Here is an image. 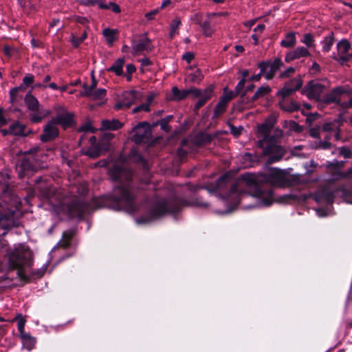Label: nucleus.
<instances>
[{"mask_svg":"<svg viewBox=\"0 0 352 352\" xmlns=\"http://www.w3.org/2000/svg\"><path fill=\"white\" fill-rule=\"evenodd\" d=\"M109 172L112 179L120 180V184L114 188L112 197L96 198L92 201V206L96 209L113 207L116 210L124 208L129 211H133L135 210L134 195L131 191L130 185L132 172L125 163H122L121 166L116 163Z\"/></svg>","mask_w":352,"mask_h":352,"instance_id":"1","label":"nucleus"},{"mask_svg":"<svg viewBox=\"0 0 352 352\" xmlns=\"http://www.w3.org/2000/svg\"><path fill=\"white\" fill-rule=\"evenodd\" d=\"M248 195L259 199L263 206H270L273 202L272 190L261 188L257 184L256 176L251 173L242 175L232 186L226 200L233 206H236L240 200Z\"/></svg>","mask_w":352,"mask_h":352,"instance_id":"2","label":"nucleus"},{"mask_svg":"<svg viewBox=\"0 0 352 352\" xmlns=\"http://www.w3.org/2000/svg\"><path fill=\"white\" fill-rule=\"evenodd\" d=\"M275 122L274 118H269L257 129L259 138L257 145L263 148V155L269 156L267 161L268 164L280 160L285 154V150L277 144V140L281 138L283 132L274 128Z\"/></svg>","mask_w":352,"mask_h":352,"instance_id":"3","label":"nucleus"},{"mask_svg":"<svg viewBox=\"0 0 352 352\" xmlns=\"http://www.w3.org/2000/svg\"><path fill=\"white\" fill-rule=\"evenodd\" d=\"M208 204L198 199H192L190 201L181 198H174L170 200L160 199L155 202L149 209L148 212L136 219V222L140 223H151L167 213L178 212L184 206L207 207Z\"/></svg>","mask_w":352,"mask_h":352,"instance_id":"4","label":"nucleus"},{"mask_svg":"<svg viewBox=\"0 0 352 352\" xmlns=\"http://www.w3.org/2000/svg\"><path fill=\"white\" fill-rule=\"evenodd\" d=\"M32 257V252L28 247L20 245L16 248L10 254L8 262L9 270H17V276L21 280H25L24 267L30 266Z\"/></svg>","mask_w":352,"mask_h":352,"instance_id":"5","label":"nucleus"},{"mask_svg":"<svg viewBox=\"0 0 352 352\" xmlns=\"http://www.w3.org/2000/svg\"><path fill=\"white\" fill-rule=\"evenodd\" d=\"M327 91V86L319 80H310L302 89V93L309 99L321 102Z\"/></svg>","mask_w":352,"mask_h":352,"instance_id":"6","label":"nucleus"},{"mask_svg":"<svg viewBox=\"0 0 352 352\" xmlns=\"http://www.w3.org/2000/svg\"><path fill=\"white\" fill-rule=\"evenodd\" d=\"M25 102L28 109L32 111L31 120L33 122H40L50 113L48 110L40 108L38 100L31 94L25 96Z\"/></svg>","mask_w":352,"mask_h":352,"instance_id":"7","label":"nucleus"},{"mask_svg":"<svg viewBox=\"0 0 352 352\" xmlns=\"http://www.w3.org/2000/svg\"><path fill=\"white\" fill-rule=\"evenodd\" d=\"M265 181L278 187H283L289 183L286 172L278 168H271L265 175Z\"/></svg>","mask_w":352,"mask_h":352,"instance_id":"8","label":"nucleus"},{"mask_svg":"<svg viewBox=\"0 0 352 352\" xmlns=\"http://www.w3.org/2000/svg\"><path fill=\"white\" fill-rule=\"evenodd\" d=\"M133 132L132 139L138 144L147 142L151 138V129L149 124L146 122L139 123L134 127Z\"/></svg>","mask_w":352,"mask_h":352,"instance_id":"9","label":"nucleus"},{"mask_svg":"<svg viewBox=\"0 0 352 352\" xmlns=\"http://www.w3.org/2000/svg\"><path fill=\"white\" fill-rule=\"evenodd\" d=\"M141 95L138 91L130 90L124 91L120 100V101L115 105V109H120L122 108L128 109L133 104L140 100Z\"/></svg>","mask_w":352,"mask_h":352,"instance_id":"10","label":"nucleus"},{"mask_svg":"<svg viewBox=\"0 0 352 352\" xmlns=\"http://www.w3.org/2000/svg\"><path fill=\"white\" fill-rule=\"evenodd\" d=\"M59 130L56 124L51 120L43 127V133L40 135V140L43 142H47L54 140L58 137Z\"/></svg>","mask_w":352,"mask_h":352,"instance_id":"11","label":"nucleus"},{"mask_svg":"<svg viewBox=\"0 0 352 352\" xmlns=\"http://www.w3.org/2000/svg\"><path fill=\"white\" fill-rule=\"evenodd\" d=\"M351 45L347 40H342L337 44V50L338 57L335 56L334 59L338 60L340 64H344L348 61L352 54H347L350 49Z\"/></svg>","mask_w":352,"mask_h":352,"instance_id":"12","label":"nucleus"},{"mask_svg":"<svg viewBox=\"0 0 352 352\" xmlns=\"http://www.w3.org/2000/svg\"><path fill=\"white\" fill-rule=\"evenodd\" d=\"M52 120L57 125H60L63 129H66L72 126L73 124V115L66 111L59 113Z\"/></svg>","mask_w":352,"mask_h":352,"instance_id":"13","label":"nucleus"},{"mask_svg":"<svg viewBox=\"0 0 352 352\" xmlns=\"http://www.w3.org/2000/svg\"><path fill=\"white\" fill-rule=\"evenodd\" d=\"M133 52L137 54H141L144 52H150L152 50L151 40L146 36H143L132 45Z\"/></svg>","mask_w":352,"mask_h":352,"instance_id":"14","label":"nucleus"},{"mask_svg":"<svg viewBox=\"0 0 352 352\" xmlns=\"http://www.w3.org/2000/svg\"><path fill=\"white\" fill-rule=\"evenodd\" d=\"M344 93V89L341 87L333 89L329 94H324L322 102L329 104L331 102L338 103L340 102V96Z\"/></svg>","mask_w":352,"mask_h":352,"instance_id":"15","label":"nucleus"},{"mask_svg":"<svg viewBox=\"0 0 352 352\" xmlns=\"http://www.w3.org/2000/svg\"><path fill=\"white\" fill-rule=\"evenodd\" d=\"M89 206L83 201H77L69 206V210L74 215L81 217L88 212Z\"/></svg>","mask_w":352,"mask_h":352,"instance_id":"16","label":"nucleus"},{"mask_svg":"<svg viewBox=\"0 0 352 352\" xmlns=\"http://www.w3.org/2000/svg\"><path fill=\"white\" fill-rule=\"evenodd\" d=\"M309 50L305 47H298L294 51L288 52L285 56V61L289 63L295 59H298L302 57H307L309 56Z\"/></svg>","mask_w":352,"mask_h":352,"instance_id":"17","label":"nucleus"},{"mask_svg":"<svg viewBox=\"0 0 352 352\" xmlns=\"http://www.w3.org/2000/svg\"><path fill=\"white\" fill-rule=\"evenodd\" d=\"M267 64V69L265 72V77L267 80L272 79L274 76L276 72L283 65L280 58H276L273 61L272 63Z\"/></svg>","mask_w":352,"mask_h":352,"instance_id":"18","label":"nucleus"},{"mask_svg":"<svg viewBox=\"0 0 352 352\" xmlns=\"http://www.w3.org/2000/svg\"><path fill=\"white\" fill-rule=\"evenodd\" d=\"M19 337L21 340L23 346L28 351H31L34 348L36 342L35 337L32 336L30 333L26 332L19 334Z\"/></svg>","mask_w":352,"mask_h":352,"instance_id":"19","label":"nucleus"},{"mask_svg":"<svg viewBox=\"0 0 352 352\" xmlns=\"http://www.w3.org/2000/svg\"><path fill=\"white\" fill-rule=\"evenodd\" d=\"M313 198L318 203L325 201L327 204H332L333 201V194L326 190L320 191L314 194Z\"/></svg>","mask_w":352,"mask_h":352,"instance_id":"20","label":"nucleus"},{"mask_svg":"<svg viewBox=\"0 0 352 352\" xmlns=\"http://www.w3.org/2000/svg\"><path fill=\"white\" fill-rule=\"evenodd\" d=\"M212 92V89L211 87L205 89L203 91L201 96L199 97V99L195 105V108L196 109H199L202 106H204L205 103L211 98Z\"/></svg>","mask_w":352,"mask_h":352,"instance_id":"21","label":"nucleus"},{"mask_svg":"<svg viewBox=\"0 0 352 352\" xmlns=\"http://www.w3.org/2000/svg\"><path fill=\"white\" fill-rule=\"evenodd\" d=\"M74 232L72 230L64 232L63 233L62 239L58 242V245L64 249L67 248L70 245V242L74 237Z\"/></svg>","mask_w":352,"mask_h":352,"instance_id":"22","label":"nucleus"},{"mask_svg":"<svg viewBox=\"0 0 352 352\" xmlns=\"http://www.w3.org/2000/svg\"><path fill=\"white\" fill-rule=\"evenodd\" d=\"M279 107L281 109L287 112H293L299 109V105L296 102L285 100L279 102Z\"/></svg>","mask_w":352,"mask_h":352,"instance_id":"23","label":"nucleus"},{"mask_svg":"<svg viewBox=\"0 0 352 352\" xmlns=\"http://www.w3.org/2000/svg\"><path fill=\"white\" fill-rule=\"evenodd\" d=\"M122 123L118 120H104L102 121V129L104 130H116L121 128Z\"/></svg>","mask_w":352,"mask_h":352,"instance_id":"24","label":"nucleus"},{"mask_svg":"<svg viewBox=\"0 0 352 352\" xmlns=\"http://www.w3.org/2000/svg\"><path fill=\"white\" fill-rule=\"evenodd\" d=\"M10 128L11 135L19 136L26 135V133L25 131V126L19 123V122H14L10 126Z\"/></svg>","mask_w":352,"mask_h":352,"instance_id":"25","label":"nucleus"},{"mask_svg":"<svg viewBox=\"0 0 352 352\" xmlns=\"http://www.w3.org/2000/svg\"><path fill=\"white\" fill-rule=\"evenodd\" d=\"M296 43L295 33H287L284 39L280 41V45L286 48H290L295 45Z\"/></svg>","mask_w":352,"mask_h":352,"instance_id":"26","label":"nucleus"},{"mask_svg":"<svg viewBox=\"0 0 352 352\" xmlns=\"http://www.w3.org/2000/svg\"><path fill=\"white\" fill-rule=\"evenodd\" d=\"M153 98H154L153 96H148L146 98V100L144 103H143L139 106H137L133 109V111H132L133 113H136L140 111H145V112L150 111V110H151L150 106L153 100Z\"/></svg>","mask_w":352,"mask_h":352,"instance_id":"27","label":"nucleus"},{"mask_svg":"<svg viewBox=\"0 0 352 352\" xmlns=\"http://www.w3.org/2000/svg\"><path fill=\"white\" fill-rule=\"evenodd\" d=\"M124 64V60L123 58H118L108 69V71L114 72L117 76H120L123 73L122 68H123Z\"/></svg>","mask_w":352,"mask_h":352,"instance_id":"28","label":"nucleus"},{"mask_svg":"<svg viewBox=\"0 0 352 352\" xmlns=\"http://www.w3.org/2000/svg\"><path fill=\"white\" fill-rule=\"evenodd\" d=\"M107 91L105 89L100 88L94 89L91 92H87L85 96L89 97L92 100L102 99L106 96Z\"/></svg>","mask_w":352,"mask_h":352,"instance_id":"29","label":"nucleus"},{"mask_svg":"<svg viewBox=\"0 0 352 352\" xmlns=\"http://www.w3.org/2000/svg\"><path fill=\"white\" fill-rule=\"evenodd\" d=\"M336 192L339 194L345 201L352 203V192L345 186H340L336 190Z\"/></svg>","mask_w":352,"mask_h":352,"instance_id":"30","label":"nucleus"},{"mask_svg":"<svg viewBox=\"0 0 352 352\" xmlns=\"http://www.w3.org/2000/svg\"><path fill=\"white\" fill-rule=\"evenodd\" d=\"M270 91L271 88L268 85L262 86L256 90L254 95L252 98V100L255 101L258 98H262L265 95L268 94Z\"/></svg>","mask_w":352,"mask_h":352,"instance_id":"31","label":"nucleus"},{"mask_svg":"<svg viewBox=\"0 0 352 352\" xmlns=\"http://www.w3.org/2000/svg\"><path fill=\"white\" fill-rule=\"evenodd\" d=\"M172 93L174 98L177 100L185 98L189 94L188 89L180 90L176 87H173Z\"/></svg>","mask_w":352,"mask_h":352,"instance_id":"32","label":"nucleus"},{"mask_svg":"<svg viewBox=\"0 0 352 352\" xmlns=\"http://www.w3.org/2000/svg\"><path fill=\"white\" fill-rule=\"evenodd\" d=\"M181 25V21L178 18H175L170 25V38H173L175 35L178 34V29Z\"/></svg>","mask_w":352,"mask_h":352,"instance_id":"33","label":"nucleus"},{"mask_svg":"<svg viewBox=\"0 0 352 352\" xmlns=\"http://www.w3.org/2000/svg\"><path fill=\"white\" fill-rule=\"evenodd\" d=\"M102 34L106 38L107 42L109 45H112L115 41V35L116 34V30L106 28L103 30Z\"/></svg>","mask_w":352,"mask_h":352,"instance_id":"34","label":"nucleus"},{"mask_svg":"<svg viewBox=\"0 0 352 352\" xmlns=\"http://www.w3.org/2000/svg\"><path fill=\"white\" fill-rule=\"evenodd\" d=\"M13 321H17V327L18 330L19 332V334H21L23 333H25V324L26 322V320L21 314H17L16 317L12 320Z\"/></svg>","mask_w":352,"mask_h":352,"instance_id":"35","label":"nucleus"},{"mask_svg":"<svg viewBox=\"0 0 352 352\" xmlns=\"http://www.w3.org/2000/svg\"><path fill=\"white\" fill-rule=\"evenodd\" d=\"M334 38L332 34L324 37L322 41V50L324 52H329L333 44Z\"/></svg>","mask_w":352,"mask_h":352,"instance_id":"36","label":"nucleus"},{"mask_svg":"<svg viewBox=\"0 0 352 352\" xmlns=\"http://www.w3.org/2000/svg\"><path fill=\"white\" fill-rule=\"evenodd\" d=\"M296 90L289 87V85L285 84L284 87L278 92V94L283 98L287 97L294 94Z\"/></svg>","mask_w":352,"mask_h":352,"instance_id":"37","label":"nucleus"},{"mask_svg":"<svg viewBox=\"0 0 352 352\" xmlns=\"http://www.w3.org/2000/svg\"><path fill=\"white\" fill-rule=\"evenodd\" d=\"M287 85H289L293 89L296 91L301 88L302 85V80L300 76L294 78L286 82Z\"/></svg>","mask_w":352,"mask_h":352,"instance_id":"38","label":"nucleus"},{"mask_svg":"<svg viewBox=\"0 0 352 352\" xmlns=\"http://www.w3.org/2000/svg\"><path fill=\"white\" fill-rule=\"evenodd\" d=\"M203 76L200 70L197 69L192 74L188 75V79L191 82H199L202 80Z\"/></svg>","mask_w":352,"mask_h":352,"instance_id":"39","label":"nucleus"},{"mask_svg":"<svg viewBox=\"0 0 352 352\" xmlns=\"http://www.w3.org/2000/svg\"><path fill=\"white\" fill-rule=\"evenodd\" d=\"M258 67L260 68V70H261L260 73L256 75L252 76L250 78L251 80L258 81L261 79V75H263V74L265 75V72L266 69H267V63H261L258 65Z\"/></svg>","mask_w":352,"mask_h":352,"instance_id":"40","label":"nucleus"},{"mask_svg":"<svg viewBox=\"0 0 352 352\" xmlns=\"http://www.w3.org/2000/svg\"><path fill=\"white\" fill-rule=\"evenodd\" d=\"M227 107V103H226L224 101H221V100L218 102V104L216 105L214 111V116L215 117H218L221 114H222Z\"/></svg>","mask_w":352,"mask_h":352,"instance_id":"41","label":"nucleus"},{"mask_svg":"<svg viewBox=\"0 0 352 352\" xmlns=\"http://www.w3.org/2000/svg\"><path fill=\"white\" fill-rule=\"evenodd\" d=\"M97 86V81L94 77V76L92 74L91 76V83L90 85H83V93L82 94V96H85L87 92H91L94 89H96Z\"/></svg>","mask_w":352,"mask_h":352,"instance_id":"42","label":"nucleus"},{"mask_svg":"<svg viewBox=\"0 0 352 352\" xmlns=\"http://www.w3.org/2000/svg\"><path fill=\"white\" fill-rule=\"evenodd\" d=\"M87 37V33L86 31L83 32L82 36L79 38L72 35L71 37V41L73 45L77 47L80 43H82Z\"/></svg>","mask_w":352,"mask_h":352,"instance_id":"43","label":"nucleus"},{"mask_svg":"<svg viewBox=\"0 0 352 352\" xmlns=\"http://www.w3.org/2000/svg\"><path fill=\"white\" fill-rule=\"evenodd\" d=\"M200 26L202 29L203 33L206 36H211L213 33V29L210 26V24L208 21H206L201 24Z\"/></svg>","mask_w":352,"mask_h":352,"instance_id":"44","label":"nucleus"},{"mask_svg":"<svg viewBox=\"0 0 352 352\" xmlns=\"http://www.w3.org/2000/svg\"><path fill=\"white\" fill-rule=\"evenodd\" d=\"M314 36L309 34H305L301 40V42L307 45V47H311L314 46Z\"/></svg>","mask_w":352,"mask_h":352,"instance_id":"45","label":"nucleus"},{"mask_svg":"<svg viewBox=\"0 0 352 352\" xmlns=\"http://www.w3.org/2000/svg\"><path fill=\"white\" fill-rule=\"evenodd\" d=\"M344 162L334 161L333 162H329L326 166L330 169L340 170L344 166Z\"/></svg>","mask_w":352,"mask_h":352,"instance_id":"46","label":"nucleus"},{"mask_svg":"<svg viewBox=\"0 0 352 352\" xmlns=\"http://www.w3.org/2000/svg\"><path fill=\"white\" fill-rule=\"evenodd\" d=\"M234 93L232 91H226V89H225V92L223 96L220 98L221 101H224L226 103L228 104V102L232 100L234 98Z\"/></svg>","mask_w":352,"mask_h":352,"instance_id":"47","label":"nucleus"},{"mask_svg":"<svg viewBox=\"0 0 352 352\" xmlns=\"http://www.w3.org/2000/svg\"><path fill=\"white\" fill-rule=\"evenodd\" d=\"M295 72V69L294 67H289L285 72L280 73L279 78H284L289 77L292 74Z\"/></svg>","mask_w":352,"mask_h":352,"instance_id":"48","label":"nucleus"},{"mask_svg":"<svg viewBox=\"0 0 352 352\" xmlns=\"http://www.w3.org/2000/svg\"><path fill=\"white\" fill-rule=\"evenodd\" d=\"M168 123V120H167L166 119H163L160 122L161 129L166 132H168L170 130V127Z\"/></svg>","mask_w":352,"mask_h":352,"instance_id":"49","label":"nucleus"},{"mask_svg":"<svg viewBox=\"0 0 352 352\" xmlns=\"http://www.w3.org/2000/svg\"><path fill=\"white\" fill-rule=\"evenodd\" d=\"M309 134L311 137L318 138H320V129L319 127H314L309 130Z\"/></svg>","mask_w":352,"mask_h":352,"instance_id":"50","label":"nucleus"},{"mask_svg":"<svg viewBox=\"0 0 352 352\" xmlns=\"http://www.w3.org/2000/svg\"><path fill=\"white\" fill-rule=\"evenodd\" d=\"M340 154L345 158H349L351 155V152L349 148L341 147L340 148Z\"/></svg>","mask_w":352,"mask_h":352,"instance_id":"51","label":"nucleus"},{"mask_svg":"<svg viewBox=\"0 0 352 352\" xmlns=\"http://www.w3.org/2000/svg\"><path fill=\"white\" fill-rule=\"evenodd\" d=\"M34 82V76L32 74H27L23 79V82L25 85H30Z\"/></svg>","mask_w":352,"mask_h":352,"instance_id":"52","label":"nucleus"},{"mask_svg":"<svg viewBox=\"0 0 352 352\" xmlns=\"http://www.w3.org/2000/svg\"><path fill=\"white\" fill-rule=\"evenodd\" d=\"M107 9H111L112 11L113 12H115V13L120 12V6L118 4H116L115 3H113V2H110L108 4Z\"/></svg>","mask_w":352,"mask_h":352,"instance_id":"53","label":"nucleus"},{"mask_svg":"<svg viewBox=\"0 0 352 352\" xmlns=\"http://www.w3.org/2000/svg\"><path fill=\"white\" fill-rule=\"evenodd\" d=\"M245 83V79H244V78H243L238 82L237 85L236 86L235 90H236V94H239L242 91V89L244 87Z\"/></svg>","mask_w":352,"mask_h":352,"instance_id":"54","label":"nucleus"},{"mask_svg":"<svg viewBox=\"0 0 352 352\" xmlns=\"http://www.w3.org/2000/svg\"><path fill=\"white\" fill-rule=\"evenodd\" d=\"M160 9H155L145 14V17L148 20L154 19L155 16L159 12Z\"/></svg>","mask_w":352,"mask_h":352,"instance_id":"55","label":"nucleus"},{"mask_svg":"<svg viewBox=\"0 0 352 352\" xmlns=\"http://www.w3.org/2000/svg\"><path fill=\"white\" fill-rule=\"evenodd\" d=\"M335 125L331 122L325 123L322 126V131L324 132L331 131L334 130Z\"/></svg>","mask_w":352,"mask_h":352,"instance_id":"56","label":"nucleus"},{"mask_svg":"<svg viewBox=\"0 0 352 352\" xmlns=\"http://www.w3.org/2000/svg\"><path fill=\"white\" fill-rule=\"evenodd\" d=\"M21 167L23 169V170H28V169H31L32 168V166L30 164V160L29 159H25L23 160L21 163Z\"/></svg>","mask_w":352,"mask_h":352,"instance_id":"57","label":"nucleus"},{"mask_svg":"<svg viewBox=\"0 0 352 352\" xmlns=\"http://www.w3.org/2000/svg\"><path fill=\"white\" fill-rule=\"evenodd\" d=\"M22 89V87H14L13 89H12L10 91V96H11V100L13 102L14 100V98L15 96H16L17 93L19 92V91Z\"/></svg>","mask_w":352,"mask_h":352,"instance_id":"58","label":"nucleus"},{"mask_svg":"<svg viewBox=\"0 0 352 352\" xmlns=\"http://www.w3.org/2000/svg\"><path fill=\"white\" fill-rule=\"evenodd\" d=\"M188 91H189V94H193L195 97H199L201 96L203 91H201L200 89H197V88H192V89H188Z\"/></svg>","mask_w":352,"mask_h":352,"instance_id":"59","label":"nucleus"},{"mask_svg":"<svg viewBox=\"0 0 352 352\" xmlns=\"http://www.w3.org/2000/svg\"><path fill=\"white\" fill-rule=\"evenodd\" d=\"M182 58L185 60L188 63H190L194 58V54L191 52H186L183 55Z\"/></svg>","mask_w":352,"mask_h":352,"instance_id":"60","label":"nucleus"},{"mask_svg":"<svg viewBox=\"0 0 352 352\" xmlns=\"http://www.w3.org/2000/svg\"><path fill=\"white\" fill-rule=\"evenodd\" d=\"M230 126L231 133L234 135L238 136L239 135L241 134V129H238L233 125H230Z\"/></svg>","mask_w":352,"mask_h":352,"instance_id":"61","label":"nucleus"},{"mask_svg":"<svg viewBox=\"0 0 352 352\" xmlns=\"http://www.w3.org/2000/svg\"><path fill=\"white\" fill-rule=\"evenodd\" d=\"M76 21L82 25H85L88 23V19L84 16H76Z\"/></svg>","mask_w":352,"mask_h":352,"instance_id":"62","label":"nucleus"},{"mask_svg":"<svg viewBox=\"0 0 352 352\" xmlns=\"http://www.w3.org/2000/svg\"><path fill=\"white\" fill-rule=\"evenodd\" d=\"M265 28V26L264 24H259L254 29V32L258 34H261L264 31Z\"/></svg>","mask_w":352,"mask_h":352,"instance_id":"63","label":"nucleus"},{"mask_svg":"<svg viewBox=\"0 0 352 352\" xmlns=\"http://www.w3.org/2000/svg\"><path fill=\"white\" fill-rule=\"evenodd\" d=\"M142 66L147 67L151 65V60L148 58H143L140 60Z\"/></svg>","mask_w":352,"mask_h":352,"instance_id":"64","label":"nucleus"}]
</instances>
